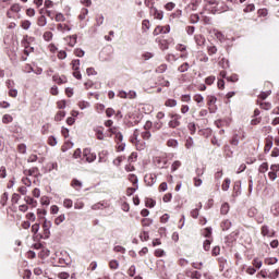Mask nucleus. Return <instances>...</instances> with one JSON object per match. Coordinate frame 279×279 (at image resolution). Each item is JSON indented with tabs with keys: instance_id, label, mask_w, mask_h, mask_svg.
I'll list each match as a JSON object with an SVG mask.
<instances>
[{
	"instance_id": "nucleus-61",
	"label": "nucleus",
	"mask_w": 279,
	"mask_h": 279,
	"mask_svg": "<svg viewBox=\"0 0 279 279\" xmlns=\"http://www.w3.org/2000/svg\"><path fill=\"white\" fill-rule=\"evenodd\" d=\"M167 71V64H161L156 69V73H165Z\"/></svg>"
},
{
	"instance_id": "nucleus-50",
	"label": "nucleus",
	"mask_w": 279,
	"mask_h": 279,
	"mask_svg": "<svg viewBox=\"0 0 279 279\" xmlns=\"http://www.w3.org/2000/svg\"><path fill=\"white\" fill-rule=\"evenodd\" d=\"M142 138L144 141H149L151 138V132H149V131L142 132Z\"/></svg>"
},
{
	"instance_id": "nucleus-45",
	"label": "nucleus",
	"mask_w": 279,
	"mask_h": 279,
	"mask_svg": "<svg viewBox=\"0 0 279 279\" xmlns=\"http://www.w3.org/2000/svg\"><path fill=\"white\" fill-rule=\"evenodd\" d=\"M63 206H64V208H73V201L70 198H65L63 201Z\"/></svg>"
},
{
	"instance_id": "nucleus-39",
	"label": "nucleus",
	"mask_w": 279,
	"mask_h": 279,
	"mask_svg": "<svg viewBox=\"0 0 279 279\" xmlns=\"http://www.w3.org/2000/svg\"><path fill=\"white\" fill-rule=\"evenodd\" d=\"M213 241L211 240H205L203 243V247L205 250V252H210V245H211Z\"/></svg>"
},
{
	"instance_id": "nucleus-64",
	"label": "nucleus",
	"mask_w": 279,
	"mask_h": 279,
	"mask_svg": "<svg viewBox=\"0 0 279 279\" xmlns=\"http://www.w3.org/2000/svg\"><path fill=\"white\" fill-rule=\"evenodd\" d=\"M71 275H69V272H60L58 275L59 279H69Z\"/></svg>"
},
{
	"instance_id": "nucleus-21",
	"label": "nucleus",
	"mask_w": 279,
	"mask_h": 279,
	"mask_svg": "<svg viewBox=\"0 0 279 279\" xmlns=\"http://www.w3.org/2000/svg\"><path fill=\"white\" fill-rule=\"evenodd\" d=\"M230 184H232V181L229 178L225 179L221 185L222 191H229Z\"/></svg>"
},
{
	"instance_id": "nucleus-22",
	"label": "nucleus",
	"mask_w": 279,
	"mask_h": 279,
	"mask_svg": "<svg viewBox=\"0 0 279 279\" xmlns=\"http://www.w3.org/2000/svg\"><path fill=\"white\" fill-rule=\"evenodd\" d=\"M259 173H267L269 171V163L263 162L258 168Z\"/></svg>"
},
{
	"instance_id": "nucleus-49",
	"label": "nucleus",
	"mask_w": 279,
	"mask_h": 279,
	"mask_svg": "<svg viewBox=\"0 0 279 279\" xmlns=\"http://www.w3.org/2000/svg\"><path fill=\"white\" fill-rule=\"evenodd\" d=\"M84 54H85V52L82 48H76L74 50V56H76L77 58H84Z\"/></svg>"
},
{
	"instance_id": "nucleus-24",
	"label": "nucleus",
	"mask_w": 279,
	"mask_h": 279,
	"mask_svg": "<svg viewBox=\"0 0 279 279\" xmlns=\"http://www.w3.org/2000/svg\"><path fill=\"white\" fill-rule=\"evenodd\" d=\"M37 25L39 27H45V25H47V17L45 15L39 16L37 20Z\"/></svg>"
},
{
	"instance_id": "nucleus-34",
	"label": "nucleus",
	"mask_w": 279,
	"mask_h": 279,
	"mask_svg": "<svg viewBox=\"0 0 279 279\" xmlns=\"http://www.w3.org/2000/svg\"><path fill=\"white\" fill-rule=\"evenodd\" d=\"M53 39V33L51 32H45L44 33V40H46V43H50V40Z\"/></svg>"
},
{
	"instance_id": "nucleus-6",
	"label": "nucleus",
	"mask_w": 279,
	"mask_h": 279,
	"mask_svg": "<svg viewBox=\"0 0 279 279\" xmlns=\"http://www.w3.org/2000/svg\"><path fill=\"white\" fill-rule=\"evenodd\" d=\"M279 163H274L270 166V171L268 172V178L271 182H276L278 178Z\"/></svg>"
},
{
	"instance_id": "nucleus-11",
	"label": "nucleus",
	"mask_w": 279,
	"mask_h": 279,
	"mask_svg": "<svg viewBox=\"0 0 279 279\" xmlns=\"http://www.w3.org/2000/svg\"><path fill=\"white\" fill-rule=\"evenodd\" d=\"M156 181H157L156 174H146L144 178V182H146L147 186H154Z\"/></svg>"
},
{
	"instance_id": "nucleus-38",
	"label": "nucleus",
	"mask_w": 279,
	"mask_h": 279,
	"mask_svg": "<svg viewBox=\"0 0 279 279\" xmlns=\"http://www.w3.org/2000/svg\"><path fill=\"white\" fill-rule=\"evenodd\" d=\"M86 16H88V9H82L81 13L78 15L80 21H84V19H86Z\"/></svg>"
},
{
	"instance_id": "nucleus-57",
	"label": "nucleus",
	"mask_w": 279,
	"mask_h": 279,
	"mask_svg": "<svg viewBox=\"0 0 279 279\" xmlns=\"http://www.w3.org/2000/svg\"><path fill=\"white\" fill-rule=\"evenodd\" d=\"M194 101H196V104H204V96H202L201 94H196L194 96Z\"/></svg>"
},
{
	"instance_id": "nucleus-54",
	"label": "nucleus",
	"mask_w": 279,
	"mask_h": 279,
	"mask_svg": "<svg viewBox=\"0 0 279 279\" xmlns=\"http://www.w3.org/2000/svg\"><path fill=\"white\" fill-rule=\"evenodd\" d=\"M24 199L29 206H36V201L32 196H26Z\"/></svg>"
},
{
	"instance_id": "nucleus-1",
	"label": "nucleus",
	"mask_w": 279,
	"mask_h": 279,
	"mask_svg": "<svg viewBox=\"0 0 279 279\" xmlns=\"http://www.w3.org/2000/svg\"><path fill=\"white\" fill-rule=\"evenodd\" d=\"M110 136H114L116 142L118 144L117 150L118 151H125V143H123V134L117 128L109 129Z\"/></svg>"
},
{
	"instance_id": "nucleus-2",
	"label": "nucleus",
	"mask_w": 279,
	"mask_h": 279,
	"mask_svg": "<svg viewBox=\"0 0 279 279\" xmlns=\"http://www.w3.org/2000/svg\"><path fill=\"white\" fill-rule=\"evenodd\" d=\"M21 10L23 7L19 3H13L10 9L7 11L8 19H21Z\"/></svg>"
},
{
	"instance_id": "nucleus-16",
	"label": "nucleus",
	"mask_w": 279,
	"mask_h": 279,
	"mask_svg": "<svg viewBox=\"0 0 279 279\" xmlns=\"http://www.w3.org/2000/svg\"><path fill=\"white\" fill-rule=\"evenodd\" d=\"M52 80L56 84H66V76L53 75Z\"/></svg>"
},
{
	"instance_id": "nucleus-62",
	"label": "nucleus",
	"mask_w": 279,
	"mask_h": 279,
	"mask_svg": "<svg viewBox=\"0 0 279 279\" xmlns=\"http://www.w3.org/2000/svg\"><path fill=\"white\" fill-rule=\"evenodd\" d=\"M96 24L99 26L104 25V16L100 14L96 16Z\"/></svg>"
},
{
	"instance_id": "nucleus-53",
	"label": "nucleus",
	"mask_w": 279,
	"mask_h": 279,
	"mask_svg": "<svg viewBox=\"0 0 279 279\" xmlns=\"http://www.w3.org/2000/svg\"><path fill=\"white\" fill-rule=\"evenodd\" d=\"M141 241H149V232L144 231L140 234Z\"/></svg>"
},
{
	"instance_id": "nucleus-56",
	"label": "nucleus",
	"mask_w": 279,
	"mask_h": 279,
	"mask_svg": "<svg viewBox=\"0 0 279 279\" xmlns=\"http://www.w3.org/2000/svg\"><path fill=\"white\" fill-rule=\"evenodd\" d=\"M156 162L158 163V167H160L161 169H165V165H167V159L157 158Z\"/></svg>"
},
{
	"instance_id": "nucleus-20",
	"label": "nucleus",
	"mask_w": 279,
	"mask_h": 279,
	"mask_svg": "<svg viewBox=\"0 0 279 279\" xmlns=\"http://www.w3.org/2000/svg\"><path fill=\"white\" fill-rule=\"evenodd\" d=\"M165 106L167 108H175V106H178V100L175 99H167L165 102Z\"/></svg>"
},
{
	"instance_id": "nucleus-12",
	"label": "nucleus",
	"mask_w": 279,
	"mask_h": 279,
	"mask_svg": "<svg viewBox=\"0 0 279 279\" xmlns=\"http://www.w3.org/2000/svg\"><path fill=\"white\" fill-rule=\"evenodd\" d=\"M57 29L59 32H61L62 34H64L65 32H71L72 27L69 24H66V23H64V24L63 23H59L57 25Z\"/></svg>"
},
{
	"instance_id": "nucleus-23",
	"label": "nucleus",
	"mask_w": 279,
	"mask_h": 279,
	"mask_svg": "<svg viewBox=\"0 0 279 279\" xmlns=\"http://www.w3.org/2000/svg\"><path fill=\"white\" fill-rule=\"evenodd\" d=\"M230 228H232V222H231L230 220H223V221L221 222V229H222L223 231L230 230Z\"/></svg>"
},
{
	"instance_id": "nucleus-55",
	"label": "nucleus",
	"mask_w": 279,
	"mask_h": 279,
	"mask_svg": "<svg viewBox=\"0 0 279 279\" xmlns=\"http://www.w3.org/2000/svg\"><path fill=\"white\" fill-rule=\"evenodd\" d=\"M130 182H132L135 186L138 185V178L135 174L129 175Z\"/></svg>"
},
{
	"instance_id": "nucleus-37",
	"label": "nucleus",
	"mask_w": 279,
	"mask_h": 279,
	"mask_svg": "<svg viewBox=\"0 0 279 279\" xmlns=\"http://www.w3.org/2000/svg\"><path fill=\"white\" fill-rule=\"evenodd\" d=\"M203 235H204L206 239H210V236L213 235V228L207 227V228L204 230Z\"/></svg>"
},
{
	"instance_id": "nucleus-46",
	"label": "nucleus",
	"mask_w": 279,
	"mask_h": 279,
	"mask_svg": "<svg viewBox=\"0 0 279 279\" xmlns=\"http://www.w3.org/2000/svg\"><path fill=\"white\" fill-rule=\"evenodd\" d=\"M166 60L168 62H178V57L173 53H169L167 57H166Z\"/></svg>"
},
{
	"instance_id": "nucleus-33",
	"label": "nucleus",
	"mask_w": 279,
	"mask_h": 279,
	"mask_svg": "<svg viewBox=\"0 0 279 279\" xmlns=\"http://www.w3.org/2000/svg\"><path fill=\"white\" fill-rule=\"evenodd\" d=\"M189 68H190L189 63L185 62L178 68V71L179 73H186V71H189Z\"/></svg>"
},
{
	"instance_id": "nucleus-8",
	"label": "nucleus",
	"mask_w": 279,
	"mask_h": 279,
	"mask_svg": "<svg viewBox=\"0 0 279 279\" xmlns=\"http://www.w3.org/2000/svg\"><path fill=\"white\" fill-rule=\"evenodd\" d=\"M138 136H140L138 130H135L131 137V143H133V145H136L137 149L140 150L145 149V145L138 144L141 143V141H138Z\"/></svg>"
},
{
	"instance_id": "nucleus-58",
	"label": "nucleus",
	"mask_w": 279,
	"mask_h": 279,
	"mask_svg": "<svg viewBox=\"0 0 279 279\" xmlns=\"http://www.w3.org/2000/svg\"><path fill=\"white\" fill-rule=\"evenodd\" d=\"M190 21L191 23L195 24V23H199V15L198 14H192L190 16Z\"/></svg>"
},
{
	"instance_id": "nucleus-9",
	"label": "nucleus",
	"mask_w": 279,
	"mask_h": 279,
	"mask_svg": "<svg viewBox=\"0 0 279 279\" xmlns=\"http://www.w3.org/2000/svg\"><path fill=\"white\" fill-rule=\"evenodd\" d=\"M215 104H217V97L213 95L207 96V105L209 106V112H215V110H217Z\"/></svg>"
},
{
	"instance_id": "nucleus-48",
	"label": "nucleus",
	"mask_w": 279,
	"mask_h": 279,
	"mask_svg": "<svg viewBox=\"0 0 279 279\" xmlns=\"http://www.w3.org/2000/svg\"><path fill=\"white\" fill-rule=\"evenodd\" d=\"M128 274L131 278H134V276H136V266L132 265L129 270Z\"/></svg>"
},
{
	"instance_id": "nucleus-28",
	"label": "nucleus",
	"mask_w": 279,
	"mask_h": 279,
	"mask_svg": "<svg viewBox=\"0 0 279 279\" xmlns=\"http://www.w3.org/2000/svg\"><path fill=\"white\" fill-rule=\"evenodd\" d=\"M78 108L81 110H86V108H90V102H88L86 100H81V101H78Z\"/></svg>"
},
{
	"instance_id": "nucleus-63",
	"label": "nucleus",
	"mask_w": 279,
	"mask_h": 279,
	"mask_svg": "<svg viewBox=\"0 0 279 279\" xmlns=\"http://www.w3.org/2000/svg\"><path fill=\"white\" fill-rule=\"evenodd\" d=\"M278 276H279V270L276 269L275 271H272V272H270V274L268 275V278H270V279H276V278H278Z\"/></svg>"
},
{
	"instance_id": "nucleus-13",
	"label": "nucleus",
	"mask_w": 279,
	"mask_h": 279,
	"mask_svg": "<svg viewBox=\"0 0 279 279\" xmlns=\"http://www.w3.org/2000/svg\"><path fill=\"white\" fill-rule=\"evenodd\" d=\"M150 12L154 14L155 19L158 21H162L165 13L162 11H159L158 9L151 7Z\"/></svg>"
},
{
	"instance_id": "nucleus-40",
	"label": "nucleus",
	"mask_w": 279,
	"mask_h": 279,
	"mask_svg": "<svg viewBox=\"0 0 279 279\" xmlns=\"http://www.w3.org/2000/svg\"><path fill=\"white\" fill-rule=\"evenodd\" d=\"M187 129L190 130L191 134H195V132H197V126L195 125V122H190L187 124Z\"/></svg>"
},
{
	"instance_id": "nucleus-47",
	"label": "nucleus",
	"mask_w": 279,
	"mask_h": 279,
	"mask_svg": "<svg viewBox=\"0 0 279 279\" xmlns=\"http://www.w3.org/2000/svg\"><path fill=\"white\" fill-rule=\"evenodd\" d=\"M72 69L73 71H80V59H74L72 61Z\"/></svg>"
},
{
	"instance_id": "nucleus-10",
	"label": "nucleus",
	"mask_w": 279,
	"mask_h": 279,
	"mask_svg": "<svg viewBox=\"0 0 279 279\" xmlns=\"http://www.w3.org/2000/svg\"><path fill=\"white\" fill-rule=\"evenodd\" d=\"M276 231H274V229H269V226L265 225L262 227V235L263 236H275Z\"/></svg>"
},
{
	"instance_id": "nucleus-7",
	"label": "nucleus",
	"mask_w": 279,
	"mask_h": 279,
	"mask_svg": "<svg viewBox=\"0 0 279 279\" xmlns=\"http://www.w3.org/2000/svg\"><path fill=\"white\" fill-rule=\"evenodd\" d=\"M53 223L50 220L45 219L43 223L44 239H49L51 234V227Z\"/></svg>"
},
{
	"instance_id": "nucleus-32",
	"label": "nucleus",
	"mask_w": 279,
	"mask_h": 279,
	"mask_svg": "<svg viewBox=\"0 0 279 279\" xmlns=\"http://www.w3.org/2000/svg\"><path fill=\"white\" fill-rule=\"evenodd\" d=\"M96 137L98 138V141H104V138H106V136L104 135V130L101 129H96Z\"/></svg>"
},
{
	"instance_id": "nucleus-15",
	"label": "nucleus",
	"mask_w": 279,
	"mask_h": 279,
	"mask_svg": "<svg viewBox=\"0 0 279 279\" xmlns=\"http://www.w3.org/2000/svg\"><path fill=\"white\" fill-rule=\"evenodd\" d=\"M71 186H72L73 189H75V191H81V190H82V186H83V183H82V181H80V180H77V179H74V180H72V182H71Z\"/></svg>"
},
{
	"instance_id": "nucleus-52",
	"label": "nucleus",
	"mask_w": 279,
	"mask_h": 279,
	"mask_svg": "<svg viewBox=\"0 0 279 279\" xmlns=\"http://www.w3.org/2000/svg\"><path fill=\"white\" fill-rule=\"evenodd\" d=\"M167 145H168V147L175 148V147H178V140H173V138L168 140Z\"/></svg>"
},
{
	"instance_id": "nucleus-17",
	"label": "nucleus",
	"mask_w": 279,
	"mask_h": 279,
	"mask_svg": "<svg viewBox=\"0 0 279 279\" xmlns=\"http://www.w3.org/2000/svg\"><path fill=\"white\" fill-rule=\"evenodd\" d=\"M68 41L69 47H73L74 45H77V35H72L65 38Z\"/></svg>"
},
{
	"instance_id": "nucleus-5",
	"label": "nucleus",
	"mask_w": 279,
	"mask_h": 279,
	"mask_svg": "<svg viewBox=\"0 0 279 279\" xmlns=\"http://www.w3.org/2000/svg\"><path fill=\"white\" fill-rule=\"evenodd\" d=\"M82 160H85L86 162H95V160H97V155L95 153H92L89 148H85L83 150Z\"/></svg>"
},
{
	"instance_id": "nucleus-51",
	"label": "nucleus",
	"mask_w": 279,
	"mask_h": 279,
	"mask_svg": "<svg viewBox=\"0 0 279 279\" xmlns=\"http://www.w3.org/2000/svg\"><path fill=\"white\" fill-rule=\"evenodd\" d=\"M17 150L20 151V154H27V145L25 144H20L17 146Z\"/></svg>"
},
{
	"instance_id": "nucleus-44",
	"label": "nucleus",
	"mask_w": 279,
	"mask_h": 279,
	"mask_svg": "<svg viewBox=\"0 0 279 279\" xmlns=\"http://www.w3.org/2000/svg\"><path fill=\"white\" fill-rule=\"evenodd\" d=\"M38 171V168H32V169H26L24 170V175H34Z\"/></svg>"
},
{
	"instance_id": "nucleus-36",
	"label": "nucleus",
	"mask_w": 279,
	"mask_h": 279,
	"mask_svg": "<svg viewBox=\"0 0 279 279\" xmlns=\"http://www.w3.org/2000/svg\"><path fill=\"white\" fill-rule=\"evenodd\" d=\"M124 160H125V157H124V156H120V157H118V158H116V159L113 160V165H114L116 167H121V163H122Z\"/></svg>"
},
{
	"instance_id": "nucleus-27",
	"label": "nucleus",
	"mask_w": 279,
	"mask_h": 279,
	"mask_svg": "<svg viewBox=\"0 0 279 279\" xmlns=\"http://www.w3.org/2000/svg\"><path fill=\"white\" fill-rule=\"evenodd\" d=\"M229 211H230V205L228 203H223L220 208L221 215H228Z\"/></svg>"
},
{
	"instance_id": "nucleus-60",
	"label": "nucleus",
	"mask_w": 279,
	"mask_h": 279,
	"mask_svg": "<svg viewBox=\"0 0 279 279\" xmlns=\"http://www.w3.org/2000/svg\"><path fill=\"white\" fill-rule=\"evenodd\" d=\"M74 208H75V210H82V208H84V202L77 201V202L74 204Z\"/></svg>"
},
{
	"instance_id": "nucleus-3",
	"label": "nucleus",
	"mask_w": 279,
	"mask_h": 279,
	"mask_svg": "<svg viewBox=\"0 0 279 279\" xmlns=\"http://www.w3.org/2000/svg\"><path fill=\"white\" fill-rule=\"evenodd\" d=\"M170 121L168 122V126L171 128L172 130H175V128H180L182 125V116L179 113H170Z\"/></svg>"
},
{
	"instance_id": "nucleus-41",
	"label": "nucleus",
	"mask_w": 279,
	"mask_h": 279,
	"mask_svg": "<svg viewBox=\"0 0 279 279\" xmlns=\"http://www.w3.org/2000/svg\"><path fill=\"white\" fill-rule=\"evenodd\" d=\"M110 269H119V260L112 259L109 262Z\"/></svg>"
},
{
	"instance_id": "nucleus-42",
	"label": "nucleus",
	"mask_w": 279,
	"mask_h": 279,
	"mask_svg": "<svg viewBox=\"0 0 279 279\" xmlns=\"http://www.w3.org/2000/svg\"><path fill=\"white\" fill-rule=\"evenodd\" d=\"M253 266L255 267V269H260V267H263V260L258 258L253 259Z\"/></svg>"
},
{
	"instance_id": "nucleus-31",
	"label": "nucleus",
	"mask_w": 279,
	"mask_h": 279,
	"mask_svg": "<svg viewBox=\"0 0 279 279\" xmlns=\"http://www.w3.org/2000/svg\"><path fill=\"white\" fill-rule=\"evenodd\" d=\"M12 121H14V118L11 114H4L2 117V123L4 124L12 123Z\"/></svg>"
},
{
	"instance_id": "nucleus-29",
	"label": "nucleus",
	"mask_w": 279,
	"mask_h": 279,
	"mask_svg": "<svg viewBox=\"0 0 279 279\" xmlns=\"http://www.w3.org/2000/svg\"><path fill=\"white\" fill-rule=\"evenodd\" d=\"M54 21L57 23H64V21H66V17L62 13L59 12L56 14Z\"/></svg>"
},
{
	"instance_id": "nucleus-18",
	"label": "nucleus",
	"mask_w": 279,
	"mask_h": 279,
	"mask_svg": "<svg viewBox=\"0 0 279 279\" xmlns=\"http://www.w3.org/2000/svg\"><path fill=\"white\" fill-rule=\"evenodd\" d=\"M199 210H202V203L198 204V207L191 210V217H193V219H197L199 217Z\"/></svg>"
},
{
	"instance_id": "nucleus-43",
	"label": "nucleus",
	"mask_w": 279,
	"mask_h": 279,
	"mask_svg": "<svg viewBox=\"0 0 279 279\" xmlns=\"http://www.w3.org/2000/svg\"><path fill=\"white\" fill-rule=\"evenodd\" d=\"M278 263V258L276 257H269L265 259V265H276Z\"/></svg>"
},
{
	"instance_id": "nucleus-14",
	"label": "nucleus",
	"mask_w": 279,
	"mask_h": 279,
	"mask_svg": "<svg viewBox=\"0 0 279 279\" xmlns=\"http://www.w3.org/2000/svg\"><path fill=\"white\" fill-rule=\"evenodd\" d=\"M194 40L198 47H204V45L206 44V38H204V36L202 35H195Z\"/></svg>"
},
{
	"instance_id": "nucleus-35",
	"label": "nucleus",
	"mask_w": 279,
	"mask_h": 279,
	"mask_svg": "<svg viewBox=\"0 0 279 279\" xmlns=\"http://www.w3.org/2000/svg\"><path fill=\"white\" fill-rule=\"evenodd\" d=\"M66 219V216H64V214L60 215L59 217H57L54 219V223L56 226H60V223H63V221Z\"/></svg>"
},
{
	"instance_id": "nucleus-59",
	"label": "nucleus",
	"mask_w": 279,
	"mask_h": 279,
	"mask_svg": "<svg viewBox=\"0 0 279 279\" xmlns=\"http://www.w3.org/2000/svg\"><path fill=\"white\" fill-rule=\"evenodd\" d=\"M191 278L192 279H202V272L195 270V271L191 272Z\"/></svg>"
},
{
	"instance_id": "nucleus-30",
	"label": "nucleus",
	"mask_w": 279,
	"mask_h": 279,
	"mask_svg": "<svg viewBox=\"0 0 279 279\" xmlns=\"http://www.w3.org/2000/svg\"><path fill=\"white\" fill-rule=\"evenodd\" d=\"M66 117V112L64 111H58L57 114L54 116V121H62Z\"/></svg>"
},
{
	"instance_id": "nucleus-4",
	"label": "nucleus",
	"mask_w": 279,
	"mask_h": 279,
	"mask_svg": "<svg viewBox=\"0 0 279 279\" xmlns=\"http://www.w3.org/2000/svg\"><path fill=\"white\" fill-rule=\"evenodd\" d=\"M205 10H208L211 14H217V5L219 1L217 0H204Z\"/></svg>"
},
{
	"instance_id": "nucleus-26",
	"label": "nucleus",
	"mask_w": 279,
	"mask_h": 279,
	"mask_svg": "<svg viewBox=\"0 0 279 279\" xmlns=\"http://www.w3.org/2000/svg\"><path fill=\"white\" fill-rule=\"evenodd\" d=\"M182 167V161L180 160H175L172 165H171V171H178L180 168Z\"/></svg>"
},
{
	"instance_id": "nucleus-25",
	"label": "nucleus",
	"mask_w": 279,
	"mask_h": 279,
	"mask_svg": "<svg viewBox=\"0 0 279 279\" xmlns=\"http://www.w3.org/2000/svg\"><path fill=\"white\" fill-rule=\"evenodd\" d=\"M21 27L22 29H29V27H32V22L29 20H24V21H21Z\"/></svg>"
},
{
	"instance_id": "nucleus-19",
	"label": "nucleus",
	"mask_w": 279,
	"mask_h": 279,
	"mask_svg": "<svg viewBox=\"0 0 279 279\" xmlns=\"http://www.w3.org/2000/svg\"><path fill=\"white\" fill-rule=\"evenodd\" d=\"M270 213H271L275 217H279V203H275V204L271 206Z\"/></svg>"
}]
</instances>
